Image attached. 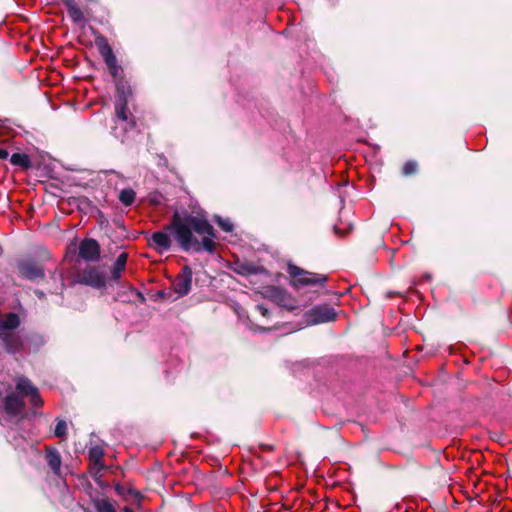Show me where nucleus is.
<instances>
[{
	"label": "nucleus",
	"instance_id": "obj_24",
	"mask_svg": "<svg viewBox=\"0 0 512 512\" xmlns=\"http://www.w3.org/2000/svg\"><path fill=\"white\" fill-rule=\"evenodd\" d=\"M104 455H105V452H104L103 448L100 446H94L88 450L89 461H102V458L104 457Z\"/></svg>",
	"mask_w": 512,
	"mask_h": 512
},
{
	"label": "nucleus",
	"instance_id": "obj_21",
	"mask_svg": "<svg viewBox=\"0 0 512 512\" xmlns=\"http://www.w3.org/2000/svg\"><path fill=\"white\" fill-rule=\"evenodd\" d=\"M36 389L38 388L26 377L20 378L16 383V391L22 396H28L32 393V390Z\"/></svg>",
	"mask_w": 512,
	"mask_h": 512
},
{
	"label": "nucleus",
	"instance_id": "obj_34",
	"mask_svg": "<svg viewBox=\"0 0 512 512\" xmlns=\"http://www.w3.org/2000/svg\"><path fill=\"white\" fill-rule=\"evenodd\" d=\"M9 156V153L6 149H0V159L4 160L7 159Z\"/></svg>",
	"mask_w": 512,
	"mask_h": 512
},
{
	"label": "nucleus",
	"instance_id": "obj_39",
	"mask_svg": "<svg viewBox=\"0 0 512 512\" xmlns=\"http://www.w3.org/2000/svg\"><path fill=\"white\" fill-rule=\"evenodd\" d=\"M85 512H90L89 510H86Z\"/></svg>",
	"mask_w": 512,
	"mask_h": 512
},
{
	"label": "nucleus",
	"instance_id": "obj_4",
	"mask_svg": "<svg viewBox=\"0 0 512 512\" xmlns=\"http://www.w3.org/2000/svg\"><path fill=\"white\" fill-rule=\"evenodd\" d=\"M75 281L100 290L104 289L107 285V275L100 267L87 265L84 269L77 272Z\"/></svg>",
	"mask_w": 512,
	"mask_h": 512
},
{
	"label": "nucleus",
	"instance_id": "obj_22",
	"mask_svg": "<svg viewBox=\"0 0 512 512\" xmlns=\"http://www.w3.org/2000/svg\"><path fill=\"white\" fill-rule=\"evenodd\" d=\"M136 193L133 189L127 188L123 189L119 193V200L125 206H130L135 201Z\"/></svg>",
	"mask_w": 512,
	"mask_h": 512
},
{
	"label": "nucleus",
	"instance_id": "obj_11",
	"mask_svg": "<svg viewBox=\"0 0 512 512\" xmlns=\"http://www.w3.org/2000/svg\"><path fill=\"white\" fill-rule=\"evenodd\" d=\"M25 401L16 393L7 394L3 399V408L7 415L14 417L25 409Z\"/></svg>",
	"mask_w": 512,
	"mask_h": 512
},
{
	"label": "nucleus",
	"instance_id": "obj_6",
	"mask_svg": "<svg viewBox=\"0 0 512 512\" xmlns=\"http://www.w3.org/2000/svg\"><path fill=\"white\" fill-rule=\"evenodd\" d=\"M118 121H121L123 123L124 132L136 128L137 125L135 117L128 108V101H126L124 97L122 99H116L115 102L114 122L117 124ZM112 133L117 138H123V135L125 134L117 133L115 127L112 128Z\"/></svg>",
	"mask_w": 512,
	"mask_h": 512
},
{
	"label": "nucleus",
	"instance_id": "obj_10",
	"mask_svg": "<svg viewBox=\"0 0 512 512\" xmlns=\"http://www.w3.org/2000/svg\"><path fill=\"white\" fill-rule=\"evenodd\" d=\"M100 244L93 238H84L79 245V256L89 262H96L100 258Z\"/></svg>",
	"mask_w": 512,
	"mask_h": 512
},
{
	"label": "nucleus",
	"instance_id": "obj_36",
	"mask_svg": "<svg viewBox=\"0 0 512 512\" xmlns=\"http://www.w3.org/2000/svg\"><path fill=\"white\" fill-rule=\"evenodd\" d=\"M333 229H334V232H335L337 235H339V236H344V235H345V233H344L341 229H339L337 226H334V228H333Z\"/></svg>",
	"mask_w": 512,
	"mask_h": 512
},
{
	"label": "nucleus",
	"instance_id": "obj_13",
	"mask_svg": "<svg viewBox=\"0 0 512 512\" xmlns=\"http://www.w3.org/2000/svg\"><path fill=\"white\" fill-rule=\"evenodd\" d=\"M45 458L52 472L58 475L60 473L62 463L58 450L53 447H47L45 450Z\"/></svg>",
	"mask_w": 512,
	"mask_h": 512
},
{
	"label": "nucleus",
	"instance_id": "obj_14",
	"mask_svg": "<svg viewBox=\"0 0 512 512\" xmlns=\"http://www.w3.org/2000/svg\"><path fill=\"white\" fill-rule=\"evenodd\" d=\"M128 259V254L126 252H122L114 262L111 269V279L114 282H118L121 278V272H123L126 268V263Z\"/></svg>",
	"mask_w": 512,
	"mask_h": 512
},
{
	"label": "nucleus",
	"instance_id": "obj_1",
	"mask_svg": "<svg viewBox=\"0 0 512 512\" xmlns=\"http://www.w3.org/2000/svg\"><path fill=\"white\" fill-rule=\"evenodd\" d=\"M183 252L206 251L210 254L217 249V232L204 214L193 215L187 210H175L169 224L162 231L154 232L150 237V246L159 253L169 251L172 239Z\"/></svg>",
	"mask_w": 512,
	"mask_h": 512
},
{
	"label": "nucleus",
	"instance_id": "obj_29",
	"mask_svg": "<svg viewBox=\"0 0 512 512\" xmlns=\"http://www.w3.org/2000/svg\"><path fill=\"white\" fill-rule=\"evenodd\" d=\"M215 221L223 231L232 232L234 226L229 219H223L220 216H216Z\"/></svg>",
	"mask_w": 512,
	"mask_h": 512
},
{
	"label": "nucleus",
	"instance_id": "obj_2",
	"mask_svg": "<svg viewBox=\"0 0 512 512\" xmlns=\"http://www.w3.org/2000/svg\"><path fill=\"white\" fill-rule=\"evenodd\" d=\"M287 273L290 277L289 284L295 290L305 287L315 288L309 291L308 301H313L319 296L320 290L325 288L329 279L326 274L311 272L293 263H288Z\"/></svg>",
	"mask_w": 512,
	"mask_h": 512
},
{
	"label": "nucleus",
	"instance_id": "obj_26",
	"mask_svg": "<svg viewBox=\"0 0 512 512\" xmlns=\"http://www.w3.org/2000/svg\"><path fill=\"white\" fill-rule=\"evenodd\" d=\"M54 435L58 438H63L67 435V423L65 420H57Z\"/></svg>",
	"mask_w": 512,
	"mask_h": 512
},
{
	"label": "nucleus",
	"instance_id": "obj_12",
	"mask_svg": "<svg viewBox=\"0 0 512 512\" xmlns=\"http://www.w3.org/2000/svg\"><path fill=\"white\" fill-rule=\"evenodd\" d=\"M0 339L8 352H14L22 346L20 336L13 331H0Z\"/></svg>",
	"mask_w": 512,
	"mask_h": 512
},
{
	"label": "nucleus",
	"instance_id": "obj_3",
	"mask_svg": "<svg viewBox=\"0 0 512 512\" xmlns=\"http://www.w3.org/2000/svg\"><path fill=\"white\" fill-rule=\"evenodd\" d=\"M265 299L273 302L274 304L285 308L288 311H293L299 307L298 301L286 289L269 285L265 286L262 291Z\"/></svg>",
	"mask_w": 512,
	"mask_h": 512
},
{
	"label": "nucleus",
	"instance_id": "obj_19",
	"mask_svg": "<svg viewBox=\"0 0 512 512\" xmlns=\"http://www.w3.org/2000/svg\"><path fill=\"white\" fill-rule=\"evenodd\" d=\"M114 489H115L116 493L119 496L124 497L125 500H128L129 498H133V499L140 501V499L142 498V495L139 491L129 488V487H125L124 485H121L119 483L115 484Z\"/></svg>",
	"mask_w": 512,
	"mask_h": 512
},
{
	"label": "nucleus",
	"instance_id": "obj_16",
	"mask_svg": "<svg viewBox=\"0 0 512 512\" xmlns=\"http://www.w3.org/2000/svg\"><path fill=\"white\" fill-rule=\"evenodd\" d=\"M234 271L241 276L257 275L264 271L263 267L256 266L250 262H244L237 265Z\"/></svg>",
	"mask_w": 512,
	"mask_h": 512
},
{
	"label": "nucleus",
	"instance_id": "obj_7",
	"mask_svg": "<svg viewBox=\"0 0 512 512\" xmlns=\"http://www.w3.org/2000/svg\"><path fill=\"white\" fill-rule=\"evenodd\" d=\"M336 318L337 313L335 309L328 304L316 305L305 313V319L308 325L332 322L335 321Z\"/></svg>",
	"mask_w": 512,
	"mask_h": 512
},
{
	"label": "nucleus",
	"instance_id": "obj_9",
	"mask_svg": "<svg viewBox=\"0 0 512 512\" xmlns=\"http://www.w3.org/2000/svg\"><path fill=\"white\" fill-rule=\"evenodd\" d=\"M192 275L191 267L185 265L174 279L172 290L178 294V297L186 296L190 292L192 287Z\"/></svg>",
	"mask_w": 512,
	"mask_h": 512
},
{
	"label": "nucleus",
	"instance_id": "obj_37",
	"mask_svg": "<svg viewBox=\"0 0 512 512\" xmlns=\"http://www.w3.org/2000/svg\"><path fill=\"white\" fill-rule=\"evenodd\" d=\"M137 295L139 296V298L142 302L145 301V298L141 292H137Z\"/></svg>",
	"mask_w": 512,
	"mask_h": 512
},
{
	"label": "nucleus",
	"instance_id": "obj_33",
	"mask_svg": "<svg viewBox=\"0 0 512 512\" xmlns=\"http://www.w3.org/2000/svg\"><path fill=\"white\" fill-rule=\"evenodd\" d=\"M259 448L261 449V451L263 452H272L274 451V446L273 445H270V444H260L259 445Z\"/></svg>",
	"mask_w": 512,
	"mask_h": 512
},
{
	"label": "nucleus",
	"instance_id": "obj_5",
	"mask_svg": "<svg viewBox=\"0 0 512 512\" xmlns=\"http://www.w3.org/2000/svg\"><path fill=\"white\" fill-rule=\"evenodd\" d=\"M95 44L108 68L109 73L114 79H117V77H119V75L123 72V68L118 65L117 58L113 52L112 47L108 43L107 38L103 35H99L95 38Z\"/></svg>",
	"mask_w": 512,
	"mask_h": 512
},
{
	"label": "nucleus",
	"instance_id": "obj_17",
	"mask_svg": "<svg viewBox=\"0 0 512 512\" xmlns=\"http://www.w3.org/2000/svg\"><path fill=\"white\" fill-rule=\"evenodd\" d=\"M115 80L116 90H117V98L122 99L123 97L128 101L129 97L132 95V88L128 84V82L121 76L117 77Z\"/></svg>",
	"mask_w": 512,
	"mask_h": 512
},
{
	"label": "nucleus",
	"instance_id": "obj_32",
	"mask_svg": "<svg viewBox=\"0 0 512 512\" xmlns=\"http://www.w3.org/2000/svg\"><path fill=\"white\" fill-rule=\"evenodd\" d=\"M256 310L263 316V317H269L270 311L267 307H265L262 304L256 305Z\"/></svg>",
	"mask_w": 512,
	"mask_h": 512
},
{
	"label": "nucleus",
	"instance_id": "obj_23",
	"mask_svg": "<svg viewBox=\"0 0 512 512\" xmlns=\"http://www.w3.org/2000/svg\"><path fill=\"white\" fill-rule=\"evenodd\" d=\"M97 512H116L114 506L108 499L93 500Z\"/></svg>",
	"mask_w": 512,
	"mask_h": 512
},
{
	"label": "nucleus",
	"instance_id": "obj_20",
	"mask_svg": "<svg viewBox=\"0 0 512 512\" xmlns=\"http://www.w3.org/2000/svg\"><path fill=\"white\" fill-rule=\"evenodd\" d=\"M20 325V318L16 313L7 314L6 318L0 322V331H13Z\"/></svg>",
	"mask_w": 512,
	"mask_h": 512
},
{
	"label": "nucleus",
	"instance_id": "obj_8",
	"mask_svg": "<svg viewBox=\"0 0 512 512\" xmlns=\"http://www.w3.org/2000/svg\"><path fill=\"white\" fill-rule=\"evenodd\" d=\"M19 275L27 280L36 281L45 279V269L37 260L29 258L18 261Z\"/></svg>",
	"mask_w": 512,
	"mask_h": 512
},
{
	"label": "nucleus",
	"instance_id": "obj_38",
	"mask_svg": "<svg viewBox=\"0 0 512 512\" xmlns=\"http://www.w3.org/2000/svg\"><path fill=\"white\" fill-rule=\"evenodd\" d=\"M424 277H425L426 279H428V280L430 279V276H429V275H425Z\"/></svg>",
	"mask_w": 512,
	"mask_h": 512
},
{
	"label": "nucleus",
	"instance_id": "obj_18",
	"mask_svg": "<svg viewBox=\"0 0 512 512\" xmlns=\"http://www.w3.org/2000/svg\"><path fill=\"white\" fill-rule=\"evenodd\" d=\"M10 162L14 166H19L24 170H28L32 167L30 156L25 153H14L10 157Z\"/></svg>",
	"mask_w": 512,
	"mask_h": 512
},
{
	"label": "nucleus",
	"instance_id": "obj_30",
	"mask_svg": "<svg viewBox=\"0 0 512 512\" xmlns=\"http://www.w3.org/2000/svg\"><path fill=\"white\" fill-rule=\"evenodd\" d=\"M51 279H53L54 281L56 280H59L60 281V286H59V290L62 291L63 287H64V279H63V275L61 272H57V270L53 271L51 273ZM57 290L58 288L55 289V293H57Z\"/></svg>",
	"mask_w": 512,
	"mask_h": 512
},
{
	"label": "nucleus",
	"instance_id": "obj_15",
	"mask_svg": "<svg viewBox=\"0 0 512 512\" xmlns=\"http://www.w3.org/2000/svg\"><path fill=\"white\" fill-rule=\"evenodd\" d=\"M67 13L74 23H80L84 21V14L82 10L76 5L74 0H64Z\"/></svg>",
	"mask_w": 512,
	"mask_h": 512
},
{
	"label": "nucleus",
	"instance_id": "obj_25",
	"mask_svg": "<svg viewBox=\"0 0 512 512\" xmlns=\"http://www.w3.org/2000/svg\"><path fill=\"white\" fill-rule=\"evenodd\" d=\"M416 172V161L409 160L401 168L400 174L403 177H408Z\"/></svg>",
	"mask_w": 512,
	"mask_h": 512
},
{
	"label": "nucleus",
	"instance_id": "obj_28",
	"mask_svg": "<svg viewBox=\"0 0 512 512\" xmlns=\"http://www.w3.org/2000/svg\"><path fill=\"white\" fill-rule=\"evenodd\" d=\"M27 397H29V399H30V403H31V405H32V406H34V407L39 408V407H42V406H43V404H44V401H43V399L41 398V396H40V393H39V390H38V389H36V390H32V393H31V394H29Z\"/></svg>",
	"mask_w": 512,
	"mask_h": 512
},
{
	"label": "nucleus",
	"instance_id": "obj_35",
	"mask_svg": "<svg viewBox=\"0 0 512 512\" xmlns=\"http://www.w3.org/2000/svg\"><path fill=\"white\" fill-rule=\"evenodd\" d=\"M35 295L40 298V299H43L45 298V293L42 291V290H35Z\"/></svg>",
	"mask_w": 512,
	"mask_h": 512
},
{
	"label": "nucleus",
	"instance_id": "obj_31",
	"mask_svg": "<svg viewBox=\"0 0 512 512\" xmlns=\"http://www.w3.org/2000/svg\"><path fill=\"white\" fill-rule=\"evenodd\" d=\"M173 290L165 291V290H159L156 292V297L161 299H172L175 300L176 298H173Z\"/></svg>",
	"mask_w": 512,
	"mask_h": 512
},
{
	"label": "nucleus",
	"instance_id": "obj_27",
	"mask_svg": "<svg viewBox=\"0 0 512 512\" xmlns=\"http://www.w3.org/2000/svg\"><path fill=\"white\" fill-rule=\"evenodd\" d=\"M89 468L91 474L96 477V475L106 469V466L103 461H89ZM95 480H97V478H95Z\"/></svg>",
	"mask_w": 512,
	"mask_h": 512
}]
</instances>
